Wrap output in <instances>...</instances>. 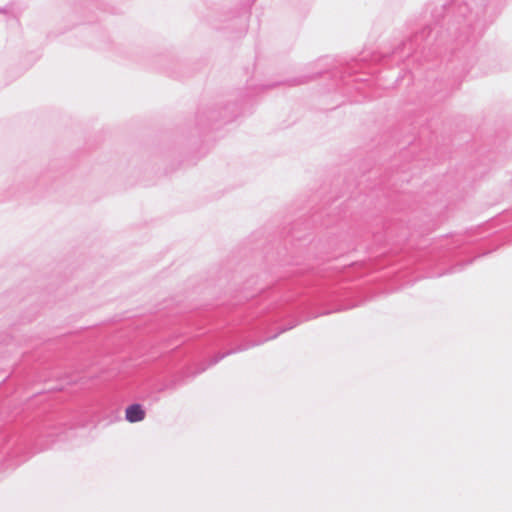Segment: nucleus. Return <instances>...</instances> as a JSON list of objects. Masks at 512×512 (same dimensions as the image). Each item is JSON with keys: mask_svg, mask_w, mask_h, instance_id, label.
I'll use <instances>...</instances> for the list:
<instances>
[{"mask_svg": "<svg viewBox=\"0 0 512 512\" xmlns=\"http://www.w3.org/2000/svg\"><path fill=\"white\" fill-rule=\"evenodd\" d=\"M301 321H293L290 325L288 326H284L282 328H280V330L278 331V333L274 334V335H271L269 337H267L266 339L262 340V341H258V342H251V343H247V344H241V345H238L237 347L233 348V349H230L228 350L227 352L225 353H219L217 355H215L209 362V365L208 366H213L215 364H217L219 361H221L222 359H224L226 356L228 355H231V354H234V353H237V352H242V351H245L251 347H254V346H257V345H260L262 344L263 342L267 341V340H272V339H275L279 334L283 333V332H286L292 328H294L295 326H297Z\"/></svg>", "mask_w": 512, "mask_h": 512, "instance_id": "obj_1", "label": "nucleus"}, {"mask_svg": "<svg viewBox=\"0 0 512 512\" xmlns=\"http://www.w3.org/2000/svg\"><path fill=\"white\" fill-rule=\"evenodd\" d=\"M145 417V410L141 404L134 403L129 405L125 411V418L130 423H136L143 420Z\"/></svg>", "mask_w": 512, "mask_h": 512, "instance_id": "obj_2", "label": "nucleus"}, {"mask_svg": "<svg viewBox=\"0 0 512 512\" xmlns=\"http://www.w3.org/2000/svg\"><path fill=\"white\" fill-rule=\"evenodd\" d=\"M317 317H318V315H313V316H309V317L305 318V320L312 319V318H317Z\"/></svg>", "mask_w": 512, "mask_h": 512, "instance_id": "obj_3", "label": "nucleus"}, {"mask_svg": "<svg viewBox=\"0 0 512 512\" xmlns=\"http://www.w3.org/2000/svg\"><path fill=\"white\" fill-rule=\"evenodd\" d=\"M205 369H206V367H203V368L199 371V373H200V372L205 371Z\"/></svg>", "mask_w": 512, "mask_h": 512, "instance_id": "obj_4", "label": "nucleus"}]
</instances>
